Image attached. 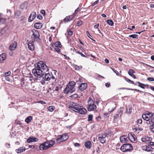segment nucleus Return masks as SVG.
I'll list each match as a JSON object with an SVG mask.
<instances>
[{
	"label": "nucleus",
	"mask_w": 154,
	"mask_h": 154,
	"mask_svg": "<svg viewBox=\"0 0 154 154\" xmlns=\"http://www.w3.org/2000/svg\"><path fill=\"white\" fill-rule=\"evenodd\" d=\"M75 83L73 81L70 82L64 90V93L67 94L70 91L71 93L74 92L75 90Z\"/></svg>",
	"instance_id": "f257e3e1"
},
{
	"label": "nucleus",
	"mask_w": 154,
	"mask_h": 154,
	"mask_svg": "<svg viewBox=\"0 0 154 154\" xmlns=\"http://www.w3.org/2000/svg\"><path fill=\"white\" fill-rule=\"evenodd\" d=\"M88 103L87 109L89 111H94L96 109L97 106L94 104V102L91 98H89L88 101Z\"/></svg>",
	"instance_id": "f03ea898"
},
{
	"label": "nucleus",
	"mask_w": 154,
	"mask_h": 154,
	"mask_svg": "<svg viewBox=\"0 0 154 154\" xmlns=\"http://www.w3.org/2000/svg\"><path fill=\"white\" fill-rule=\"evenodd\" d=\"M37 67L35 66V69L32 70V73L34 75L38 77H41L43 75L44 72V71H42L41 69L37 68Z\"/></svg>",
	"instance_id": "7ed1b4c3"
},
{
	"label": "nucleus",
	"mask_w": 154,
	"mask_h": 154,
	"mask_svg": "<svg viewBox=\"0 0 154 154\" xmlns=\"http://www.w3.org/2000/svg\"><path fill=\"white\" fill-rule=\"evenodd\" d=\"M37 68H38L44 71V73L48 71L49 69L48 68L45 64L42 61H40L37 65Z\"/></svg>",
	"instance_id": "20e7f679"
},
{
	"label": "nucleus",
	"mask_w": 154,
	"mask_h": 154,
	"mask_svg": "<svg viewBox=\"0 0 154 154\" xmlns=\"http://www.w3.org/2000/svg\"><path fill=\"white\" fill-rule=\"evenodd\" d=\"M120 149L122 152H125L131 151L133 149V148L131 144L129 143H126L122 145Z\"/></svg>",
	"instance_id": "39448f33"
},
{
	"label": "nucleus",
	"mask_w": 154,
	"mask_h": 154,
	"mask_svg": "<svg viewBox=\"0 0 154 154\" xmlns=\"http://www.w3.org/2000/svg\"><path fill=\"white\" fill-rule=\"evenodd\" d=\"M107 138V134H99L98 140L101 143H104L106 142Z\"/></svg>",
	"instance_id": "423d86ee"
},
{
	"label": "nucleus",
	"mask_w": 154,
	"mask_h": 154,
	"mask_svg": "<svg viewBox=\"0 0 154 154\" xmlns=\"http://www.w3.org/2000/svg\"><path fill=\"white\" fill-rule=\"evenodd\" d=\"M49 146L47 141L41 144L39 146V148L41 150H46L50 147Z\"/></svg>",
	"instance_id": "0eeeda50"
},
{
	"label": "nucleus",
	"mask_w": 154,
	"mask_h": 154,
	"mask_svg": "<svg viewBox=\"0 0 154 154\" xmlns=\"http://www.w3.org/2000/svg\"><path fill=\"white\" fill-rule=\"evenodd\" d=\"M135 136L133 133H129L128 134V137L129 140L133 142H136L137 141V139L135 137Z\"/></svg>",
	"instance_id": "6e6552de"
},
{
	"label": "nucleus",
	"mask_w": 154,
	"mask_h": 154,
	"mask_svg": "<svg viewBox=\"0 0 154 154\" xmlns=\"http://www.w3.org/2000/svg\"><path fill=\"white\" fill-rule=\"evenodd\" d=\"M33 32L32 34V37L34 38V39H39V32L35 30L34 31H32Z\"/></svg>",
	"instance_id": "1a4fd4ad"
},
{
	"label": "nucleus",
	"mask_w": 154,
	"mask_h": 154,
	"mask_svg": "<svg viewBox=\"0 0 154 154\" xmlns=\"http://www.w3.org/2000/svg\"><path fill=\"white\" fill-rule=\"evenodd\" d=\"M45 76L43 79L46 81H48L51 79L52 73L51 72L45 73Z\"/></svg>",
	"instance_id": "9d476101"
},
{
	"label": "nucleus",
	"mask_w": 154,
	"mask_h": 154,
	"mask_svg": "<svg viewBox=\"0 0 154 154\" xmlns=\"http://www.w3.org/2000/svg\"><path fill=\"white\" fill-rule=\"evenodd\" d=\"M74 111L82 114H85L87 112L85 108L81 107L76 110H74Z\"/></svg>",
	"instance_id": "9b49d317"
},
{
	"label": "nucleus",
	"mask_w": 154,
	"mask_h": 154,
	"mask_svg": "<svg viewBox=\"0 0 154 154\" xmlns=\"http://www.w3.org/2000/svg\"><path fill=\"white\" fill-rule=\"evenodd\" d=\"M36 16V13L35 12H32L30 14L28 19V21L30 22L32 21L35 18Z\"/></svg>",
	"instance_id": "f8f14e48"
},
{
	"label": "nucleus",
	"mask_w": 154,
	"mask_h": 154,
	"mask_svg": "<svg viewBox=\"0 0 154 154\" xmlns=\"http://www.w3.org/2000/svg\"><path fill=\"white\" fill-rule=\"evenodd\" d=\"M87 87V84L86 83H83L79 87V90L82 91L85 89Z\"/></svg>",
	"instance_id": "ddd939ff"
},
{
	"label": "nucleus",
	"mask_w": 154,
	"mask_h": 154,
	"mask_svg": "<svg viewBox=\"0 0 154 154\" xmlns=\"http://www.w3.org/2000/svg\"><path fill=\"white\" fill-rule=\"evenodd\" d=\"M38 141V139L35 137H30L28 138L27 140V143H30L32 142H36Z\"/></svg>",
	"instance_id": "4468645a"
},
{
	"label": "nucleus",
	"mask_w": 154,
	"mask_h": 154,
	"mask_svg": "<svg viewBox=\"0 0 154 154\" xmlns=\"http://www.w3.org/2000/svg\"><path fill=\"white\" fill-rule=\"evenodd\" d=\"M28 48L32 51H33L34 49V45L33 42L32 41H30L28 44Z\"/></svg>",
	"instance_id": "2eb2a0df"
},
{
	"label": "nucleus",
	"mask_w": 154,
	"mask_h": 154,
	"mask_svg": "<svg viewBox=\"0 0 154 154\" xmlns=\"http://www.w3.org/2000/svg\"><path fill=\"white\" fill-rule=\"evenodd\" d=\"M17 42H14L10 46L9 49L10 50L13 51L17 47Z\"/></svg>",
	"instance_id": "dca6fc26"
},
{
	"label": "nucleus",
	"mask_w": 154,
	"mask_h": 154,
	"mask_svg": "<svg viewBox=\"0 0 154 154\" xmlns=\"http://www.w3.org/2000/svg\"><path fill=\"white\" fill-rule=\"evenodd\" d=\"M120 141L122 143H126L127 141V137L125 135L121 136L120 137Z\"/></svg>",
	"instance_id": "f3484780"
},
{
	"label": "nucleus",
	"mask_w": 154,
	"mask_h": 154,
	"mask_svg": "<svg viewBox=\"0 0 154 154\" xmlns=\"http://www.w3.org/2000/svg\"><path fill=\"white\" fill-rule=\"evenodd\" d=\"M116 107V105L115 103H112L110 105V108L109 109V112H111L113 111Z\"/></svg>",
	"instance_id": "a211bd4d"
},
{
	"label": "nucleus",
	"mask_w": 154,
	"mask_h": 154,
	"mask_svg": "<svg viewBox=\"0 0 154 154\" xmlns=\"http://www.w3.org/2000/svg\"><path fill=\"white\" fill-rule=\"evenodd\" d=\"M141 141L144 142L151 141L152 140L151 138L148 137H144L141 139Z\"/></svg>",
	"instance_id": "6ab92c4d"
},
{
	"label": "nucleus",
	"mask_w": 154,
	"mask_h": 154,
	"mask_svg": "<svg viewBox=\"0 0 154 154\" xmlns=\"http://www.w3.org/2000/svg\"><path fill=\"white\" fill-rule=\"evenodd\" d=\"M6 54L5 53H3L0 55V63H2L6 59Z\"/></svg>",
	"instance_id": "aec40b11"
},
{
	"label": "nucleus",
	"mask_w": 154,
	"mask_h": 154,
	"mask_svg": "<svg viewBox=\"0 0 154 154\" xmlns=\"http://www.w3.org/2000/svg\"><path fill=\"white\" fill-rule=\"evenodd\" d=\"M85 145L87 149H90L91 147V142L90 141H87L86 142H85Z\"/></svg>",
	"instance_id": "412c9836"
},
{
	"label": "nucleus",
	"mask_w": 154,
	"mask_h": 154,
	"mask_svg": "<svg viewBox=\"0 0 154 154\" xmlns=\"http://www.w3.org/2000/svg\"><path fill=\"white\" fill-rule=\"evenodd\" d=\"M57 142L58 143H60L63 141H65L64 140L63 138L62 135H58L57 138L56 139Z\"/></svg>",
	"instance_id": "4be33fe9"
},
{
	"label": "nucleus",
	"mask_w": 154,
	"mask_h": 154,
	"mask_svg": "<svg viewBox=\"0 0 154 154\" xmlns=\"http://www.w3.org/2000/svg\"><path fill=\"white\" fill-rule=\"evenodd\" d=\"M42 26V24L40 23H36L34 24V27L37 29H40Z\"/></svg>",
	"instance_id": "5701e85b"
},
{
	"label": "nucleus",
	"mask_w": 154,
	"mask_h": 154,
	"mask_svg": "<svg viewBox=\"0 0 154 154\" xmlns=\"http://www.w3.org/2000/svg\"><path fill=\"white\" fill-rule=\"evenodd\" d=\"M132 107L130 105L127 106L126 112L128 114H131L132 112Z\"/></svg>",
	"instance_id": "b1692460"
},
{
	"label": "nucleus",
	"mask_w": 154,
	"mask_h": 154,
	"mask_svg": "<svg viewBox=\"0 0 154 154\" xmlns=\"http://www.w3.org/2000/svg\"><path fill=\"white\" fill-rule=\"evenodd\" d=\"M76 105H75V107H70V109L74 111V110H76L80 107L81 106L78 103H76Z\"/></svg>",
	"instance_id": "393cba45"
},
{
	"label": "nucleus",
	"mask_w": 154,
	"mask_h": 154,
	"mask_svg": "<svg viewBox=\"0 0 154 154\" xmlns=\"http://www.w3.org/2000/svg\"><path fill=\"white\" fill-rule=\"evenodd\" d=\"M150 125H151L150 126L149 128L150 131L153 133H154V123L151 122H149Z\"/></svg>",
	"instance_id": "a878e982"
},
{
	"label": "nucleus",
	"mask_w": 154,
	"mask_h": 154,
	"mask_svg": "<svg viewBox=\"0 0 154 154\" xmlns=\"http://www.w3.org/2000/svg\"><path fill=\"white\" fill-rule=\"evenodd\" d=\"M27 5L26 3L21 4L20 5V8L22 9H26L27 8Z\"/></svg>",
	"instance_id": "bb28decb"
},
{
	"label": "nucleus",
	"mask_w": 154,
	"mask_h": 154,
	"mask_svg": "<svg viewBox=\"0 0 154 154\" xmlns=\"http://www.w3.org/2000/svg\"><path fill=\"white\" fill-rule=\"evenodd\" d=\"M25 150L26 149L25 148H22L20 147L18 149H16V151L17 153H20L23 152L25 151Z\"/></svg>",
	"instance_id": "cd10ccee"
},
{
	"label": "nucleus",
	"mask_w": 154,
	"mask_h": 154,
	"mask_svg": "<svg viewBox=\"0 0 154 154\" xmlns=\"http://www.w3.org/2000/svg\"><path fill=\"white\" fill-rule=\"evenodd\" d=\"M153 149H154V147L153 148L149 145H148V146H147L146 151L148 152H150L153 151Z\"/></svg>",
	"instance_id": "c85d7f7f"
},
{
	"label": "nucleus",
	"mask_w": 154,
	"mask_h": 154,
	"mask_svg": "<svg viewBox=\"0 0 154 154\" xmlns=\"http://www.w3.org/2000/svg\"><path fill=\"white\" fill-rule=\"evenodd\" d=\"M32 119V116H29L26 119L25 121L27 123H29L31 121Z\"/></svg>",
	"instance_id": "c756f323"
},
{
	"label": "nucleus",
	"mask_w": 154,
	"mask_h": 154,
	"mask_svg": "<svg viewBox=\"0 0 154 154\" xmlns=\"http://www.w3.org/2000/svg\"><path fill=\"white\" fill-rule=\"evenodd\" d=\"M6 19L4 18H2L1 14L0 13V25L5 23Z\"/></svg>",
	"instance_id": "7c9ffc66"
},
{
	"label": "nucleus",
	"mask_w": 154,
	"mask_h": 154,
	"mask_svg": "<svg viewBox=\"0 0 154 154\" xmlns=\"http://www.w3.org/2000/svg\"><path fill=\"white\" fill-rule=\"evenodd\" d=\"M142 117L144 120L147 121H148L150 119L149 118V117H148L145 114H143L142 116Z\"/></svg>",
	"instance_id": "2f4dec72"
},
{
	"label": "nucleus",
	"mask_w": 154,
	"mask_h": 154,
	"mask_svg": "<svg viewBox=\"0 0 154 154\" xmlns=\"http://www.w3.org/2000/svg\"><path fill=\"white\" fill-rule=\"evenodd\" d=\"M62 136L65 141L66 140L69 138V136L67 133H65L62 134Z\"/></svg>",
	"instance_id": "473e14b6"
},
{
	"label": "nucleus",
	"mask_w": 154,
	"mask_h": 154,
	"mask_svg": "<svg viewBox=\"0 0 154 154\" xmlns=\"http://www.w3.org/2000/svg\"><path fill=\"white\" fill-rule=\"evenodd\" d=\"M107 22L108 24L111 26H112L113 25L114 23L111 20L109 19L107 20Z\"/></svg>",
	"instance_id": "72a5a7b5"
},
{
	"label": "nucleus",
	"mask_w": 154,
	"mask_h": 154,
	"mask_svg": "<svg viewBox=\"0 0 154 154\" xmlns=\"http://www.w3.org/2000/svg\"><path fill=\"white\" fill-rule=\"evenodd\" d=\"M54 45L55 47L58 48H60L62 46V45H61V43L59 42L58 41L56 42L55 43Z\"/></svg>",
	"instance_id": "f704fd0d"
},
{
	"label": "nucleus",
	"mask_w": 154,
	"mask_h": 154,
	"mask_svg": "<svg viewBox=\"0 0 154 154\" xmlns=\"http://www.w3.org/2000/svg\"><path fill=\"white\" fill-rule=\"evenodd\" d=\"M48 141L50 147L52 146L55 143V142L53 140H49Z\"/></svg>",
	"instance_id": "c9c22d12"
},
{
	"label": "nucleus",
	"mask_w": 154,
	"mask_h": 154,
	"mask_svg": "<svg viewBox=\"0 0 154 154\" xmlns=\"http://www.w3.org/2000/svg\"><path fill=\"white\" fill-rule=\"evenodd\" d=\"M70 21V17L69 16H66V18L64 19V20H62L61 22H62L63 21H66V22H68Z\"/></svg>",
	"instance_id": "e433bc0d"
},
{
	"label": "nucleus",
	"mask_w": 154,
	"mask_h": 154,
	"mask_svg": "<svg viewBox=\"0 0 154 154\" xmlns=\"http://www.w3.org/2000/svg\"><path fill=\"white\" fill-rule=\"evenodd\" d=\"M119 117V115L118 114H115L114 116V119L113 120V122L115 123L116 122V120Z\"/></svg>",
	"instance_id": "4c0bfd02"
},
{
	"label": "nucleus",
	"mask_w": 154,
	"mask_h": 154,
	"mask_svg": "<svg viewBox=\"0 0 154 154\" xmlns=\"http://www.w3.org/2000/svg\"><path fill=\"white\" fill-rule=\"evenodd\" d=\"M148 117H149V118H151L153 116V114L149 112H147L145 114Z\"/></svg>",
	"instance_id": "58836bf2"
},
{
	"label": "nucleus",
	"mask_w": 154,
	"mask_h": 154,
	"mask_svg": "<svg viewBox=\"0 0 154 154\" xmlns=\"http://www.w3.org/2000/svg\"><path fill=\"white\" fill-rule=\"evenodd\" d=\"M20 14V12L19 11H16L15 12V16H16V17H18Z\"/></svg>",
	"instance_id": "ea45409f"
},
{
	"label": "nucleus",
	"mask_w": 154,
	"mask_h": 154,
	"mask_svg": "<svg viewBox=\"0 0 154 154\" xmlns=\"http://www.w3.org/2000/svg\"><path fill=\"white\" fill-rule=\"evenodd\" d=\"M61 88L60 85H59L58 86H56L54 88V91H57L59 90H60Z\"/></svg>",
	"instance_id": "a19ab883"
},
{
	"label": "nucleus",
	"mask_w": 154,
	"mask_h": 154,
	"mask_svg": "<svg viewBox=\"0 0 154 154\" xmlns=\"http://www.w3.org/2000/svg\"><path fill=\"white\" fill-rule=\"evenodd\" d=\"M6 32V31L4 29L1 30V32H0V36H2L3 35H4Z\"/></svg>",
	"instance_id": "79ce46f5"
},
{
	"label": "nucleus",
	"mask_w": 154,
	"mask_h": 154,
	"mask_svg": "<svg viewBox=\"0 0 154 154\" xmlns=\"http://www.w3.org/2000/svg\"><path fill=\"white\" fill-rule=\"evenodd\" d=\"M54 109L53 106H50L48 108V110L50 112H52Z\"/></svg>",
	"instance_id": "37998d69"
},
{
	"label": "nucleus",
	"mask_w": 154,
	"mask_h": 154,
	"mask_svg": "<svg viewBox=\"0 0 154 154\" xmlns=\"http://www.w3.org/2000/svg\"><path fill=\"white\" fill-rule=\"evenodd\" d=\"M125 80L128 83L132 84H134V82L133 81L130 80V79L127 78L125 77Z\"/></svg>",
	"instance_id": "c03bdc74"
},
{
	"label": "nucleus",
	"mask_w": 154,
	"mask_h": 154,
	"mask_svg": "<svg viewBox=\"0 0 154 154\" xmlns=\"http://www.w3.org/2000/svg\"><path fill=\"white\" fill-rule=\"evenodd\" d=\"M129 37L132 38H137L138 35L136 34H132L129 36Z\"/></svg>",
	"instance_id": "a18cd8bd"
},
{
	"label": "nucleus",
	"mask_w": 154,
	"mask_h": 154,
	"mask_svg": "<svg viewBox=\"0 0 154 154\" xmlns=\"http://www.w3.org/2000/svg\"><path fill=\"white\" fill-rule=\"evenodd\" d=\"M11 74V72L10 71H9L8 72H5L3 74L4 76H8L10 75Z\"/></svg>",
	"instance_id": "49530a36"
},
{
	"label": "nucleus",
	"mask_w": 154,
	"mask_h": 154,
	"mask_svg": "<svg viewBox=\"0 0 154 154\" xmlns=\"http://www.w3.org/2000/svg\"><path fill=\"white\" fill-rule=\"evenodd\" d=\"M135 72V71L133 69H130L128 71V73L129 75L133 74Z\"/></svg>",
	"instance_id": "de8ad7c7"
},
{
	"label": "nucleus",
	"mask_w": 154,
	"mask_h": 154,
	"mask_svg": "<svg viewBox=\"0 0 154 154\" xmlns=\"http://www.w3.org/2000/svg\"><path fill=\"white\" fill-rule=\"evenodd\" d=\"M93 115H92L89 114L88 116V121H91L92 120Z\"/></svg>",
	"instance_id": "09e8293b"
},
{
	"label": "nucleus",
	"mask_w": 154,
	"mask_h": 154,
	"mask_svg": "<svg viewBox=\"0 0 154 154\" xmlns=\"http://www.w3.org/2000/svg\"><path fill=\"white\" fill-rule=\"evenodd\" d=\"M123 111V109L122 108H120V109L118 110V113H119V114H120V116H121L122 114Z\"/></svg>",
	"instance_id": "8fccbe9b"
},
{
	"label": "nucleus",
	"mask_w": 154,
	"mask_h": 154,
	"mask_svg": "<svg viewBox=\"0 0 154 154\" xmlns=\"http://www.w3.org/2000/svg\"><path fill=\"white\" fill-rule=\"evenodd\" d=\"M82 68V66H78L77 65H76L75 66V70H79L81 69Z\"/></svg>",
	"instance_id": "3c124183"
},
{
	"label": "nucleus",
	"mask_w": 154,
	"mask_h": 154,
	"mask_svg": "<svg viewBox=\"0 0 154 154\" xmlns=\"http://www.w3.org/2000/svg\"><path fill=\"white\" fill-rule=\"evenodd\" d=\"M138 86H139L143 89H144L145 88L144 87H146V86L148 87V85H145V84H144V85H138Z\"/></svg>",
	"instance_id": "603ef678"
},
{
	"label": "nucleus",
	"mask_w": 154,
	"mask_h": 154,
	"mask_svg": "<svg viewBox=\"0 0 154 154\" xmlns=\"http://www.w3.org/2000/svg\"><path fill=\"white\" fill-rule=\"evenodd\" d=\"M54 49L55 51L57 52H59L60 51V48H58V47H55L54 48Z\"/></svg>",
	"instance_id": "864d4df0"
},
{
	"label": "nucleus",
	"mask_w": 154,
	"mask_h": 154,
	"mask_svg": "<svg viewBox=\"0 0 154 154\" xmlns=\"http://www.w3.org/2000/svg\"><path fill=\"white\" fill-rule=\"evenodd\" d=\"M71 97L75 98H77L78 97V94H75L73 95H72L71 96H70Z\"/></svg>",
	"instance_id": "5fc2aeb1"
},
{
	"label": "nucleus",
	"mask_w": 154,
	"mask_h": 154,
	"mask_svg": "<svg viewBox=\"0 0 154 154\" xmlns=\"http://www.w3.org/2000/svg\"><path fill=\"white\" fill-rule=\"evenodd\" d=\"M147 79L149 81H154V79L152 77H148L147 78Z\"/></svg>",
	"instance_id": "6e6d98bb"
},
{
	"label": "nucleus",
	"mask_w": 154,
	"mask_h": 154,
	"mask_svg": "<svg viewBox=\"0 0 154 154\" xmlns=\"http://www.w3.org/2000/svg\"><path fill=\"white\" fill-rule=\"evenodd\" d=\"M82 20H79L78 22L77 26H78L81 25L82 23Z\"/></svg>",
	"instance_id": "4d7b16f0"
},
{
	"label": "nucleus",
	"mask_w": 154,
	"mask_h": 154,
	"mask_svg": "<svg viewBox=\"0 0 154 154\" xmlns=\"http://www.w3.org/2000/svg\"><path fill=\"white\" fill-rule=\"evenodd\" d=\"M87 34V36L90 38L91 40H94L91 37H90V36L91 37H92L90 35V33L88 31H86Z\"/></svg>",
	"instance_id": "13d9d810"
},
{
	"label": "nucleus",
	"mask_w": 154,
	"mask_h": 154,
	"mask_svg": "<svg viewBox=\"0 0 154 154\" xmlns=\"http://www.w3.org/2000/svg\"><path fill=\"white\" fill-rule=\"evenodd\" d=\"M37 18L38 19L40 20H42L43 19L42 17L40 14H39L37 15Z\"/></svg>",
	"instance_id": "bf43d9fd"
},
{
	"label": "nucleus",
	"mask_w": 154,
	"mask_h": 154,
	"mask_svg": "<svg viewBox=\"0 0 154 154\" xmlns=\"http://www.w3.org/2000/svg\"><path fill=\"white\" fill-rule=\"evenodd\" d=\"M148 145H149L150 146H154V142H149L148 143Z\"/></svg>",
	"instance_id": "052dcab7"
},
{
	"label": "nucleus",
	"mask_w": 154,
	"mask_h": 154,
	"mask_svg": "<svg viewBox=\"0 0 154 154\" xmlns=\"http://www.w3.org/2000/svg\"><path fill=\"white\" fill-rule=\"evenodd\" d=\"M76 103H72V106H69V109H70V107H75V105H76Z\"/></svg>",
	"instance_id": "680f3d73"
},
{
	"label": "nucleus",
	"mask_w": 154,
	"mask_h": 154,
	"mask_svg": "<svg viewBox=\"0 0 154 154\" xmlns=\"http://www.w3.org/2000/svg\"><path fill=\"white\" fill-rule=\"evenodd\" d=\"M40 12L41 14H43L44 16H45V11L44 10H41L40 11Z\"/></svg>",
	"instance_id": "e2e57ef3"
},
{
	"label": "nucleus",
	"mask_w": 154,
	"mask_h": 154,
	"mask_svg": "<svg viewBox=\"0 0 154 154\" xmlns=\"http://www.w3.org/2000/svg\"><path fill=\"white\" fill-rule=\"evenodd\" d=\"M78 54H80L81 55V56H82V57H86L85 55H84V54H83L82 53L80 52H79V51H78L77 52Z\"/></svg>",
	"instance_id": "0e129e2a"
},
{
	"label": "nucleus",
	"mask_w": 154,
	"mask_h": 154,
	"mask_svg": "<svg viewBox=\"0 0 154 154\" xmlns=\"http://www.w3.org/2000/svg\"><path fill=\"white\" fill-rule=\"evenodd\" d=\"M147 146H144L142 147V149L143 150L146 151Z\"/></svg>",
	"instance_id": "69168bd1"
},
{
	"label": "nucleus",
	"mask_w": 154,
	"mask_h": 154,
	"mask_svg": "<svg viewBox=\"0 0 154 154\" xmlns=\"http://www.w3.org/2000/svg\"><path fill=\"white\" fill-rule=\"evenodd\" d=\"M105 85L107 88L110 86V85L109 82H107L105 84Z\"/></svg>",
	"instance_id": "338daca9"
},
{
	"label": "nucleus",
	"mask_w": 154,
	"mask_h": 154,
	"mask_svg": "<svg viewBox=\"0 0 154 154\" xmlns=\"http://www.w3.org/2000/svg\"><path fill=\"white\" fill-rule=\"evenodd\" d=\"M45 81L44 79V80H42L41 81V84L43 85H45Z\"/></svg>",
	"instance_id": "774afa93"
}]
</instances>
